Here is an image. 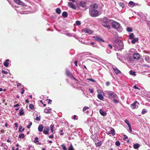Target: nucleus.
Masks as SVG:
<instances>
[{
	"mask_svg": "<svg viewBox=\"0 0 150 150\" xmlns=\"http://www.w3.org/2000/svg\"><path fill=\"white\" fill-rule=\"evenodd\" d=\"M48 103L49 104H51V102H52V100L50 99H48Z\"/></svg>",
	"mask_w": 150,
	"mask_h": 150,
	"instance_id": "e2e57ef3",
	"label": "nucleus"
},
{
	"mask_svg": "<svg viewBox=\"0 0 150 150\" xmlns=\"http://www.w3.org/2000/svg\"><path fill=\"white\" fill-rule=\"evenodd\" d=\"M21 90H22V91L21 92V94H23L24 93V92L25 91L24 88H22Z\"/></svg>",
	"mask_w": 150,
	"mask_h": 150,
	"instance_id": "bf43d9fd",
	"label": "nucleus"
},
{
	"mask_svg": "<svg viewBox=\"0 0 150 150\" xmlns=\"http://www.w3.org/2000/svg\"><path fill=\"white\" fill-rule=\"evenodd\" d=\"M119 5L121 6V7H122V8L124 7V4L122 3H119Z\"/></svg>",
	"mask_w": 150,
	"mask_h": 150,
	"instance_id": "3c124183",
	"label": "nucleus"
},
{
	"mask_svg": "<svg viewBox=\"0 0 150 150\" xmlns=\"http://www.w3.org/2000/svg\"><path fill=\"white\" fill-rule=\"evenodd\" d=\"M138 38H134L133 39H132V40L131 41V42L132 44H134L136 42L138 41Z\"/></svg>",
	"mask_w": 150,
	"mask_h": 150,
	"instance_id": "aec40b11",
	"label": "nucleus"
},
{
	"mask_svg": "<svg viewBox=\"0 0 150 150\" xmlns=\"http://www.w3.org/2000/svg\"><path fill=\"white\" fill-rule=\"evenodd\" d=\"M123 136L125 137V139H127L128 138V137L125 135H123Z\"/></svg>",
	"mask_w": 150,
	"mask_h": 150,
	"instance_id": "774afa93",
	"label": "nucleus"
},
{
	"mask_svg": "<svg viewBox=\"0 0 150 150\" xmlns=\"http://www.w3.org/2000/svg\"><path fill=\"white\" fill-rule=\"evenodd\" d=\"M106 52L108 54H110L111 53V51L108 49H107L106 50Z\"/></svg>",
	"mask_w": 150,
	"mask_h": 150,
	"instance_id": "de8ad7c7",
	"label": "nucleus"
},
{
	"mask_svg": "<svg viewBox=\"0 0 150 150\" xmlns=\"http://www.w3.org/2000/svg\"><path fill=\"white\" fill-rule=\"evenodd\" d=\"M98 7V5L96 3H95L91 5L90 9L93 10H97Z\"/></svg>",
	"mask_w": 150,
	"mask_h": 150,
	"instance_id": "1a4fd4ad",
	"label": "nucleus"
},
{
	"mask_svg": "<svg viewBox=\"0 0 150 150\" xmlns=\"http://www.w3.org/2000/svg\"><path fill=\"white\" fill-rule=\"evenodd\" d=\"M39 142L38 138L37 137H35V140L34 141V142L36 143Z\"/></svg>",
	"mask_w": 150,
	"mask_h": 150,
	"instance_id": "4c0bfd02",
	"label": "nucleus"
},
{
	"mask_svg": "<svg viewBox=\"0 0 150 150\" xmlns=\"http://www.w3.org/2000/svg\"><path fill=\"white\" fill-rule=\"evenodd\" d=\"M62 15L63 17L65 18L67 17L68 14L67 12L64 11L62 13Z\"/></svg>",
	"mask_w": 150,
	"mask_h": 150,
	"instance_id": "393cba45",
	"label": "nucleus"
},
{
	"mask_svg": "<svg viewBox=\"0 0 150 150\" xmlns=\"http://www.w3.org/2000/svg\"><path fill=\"white\" fill-rule=\"evenodd\" d=\"M88 90L89 91H90V93H93L94 92L93 91V89H91V88H89L88 89Z\"/></svg>",
	"mask_w": 150,
	"mask_h": 150,
	"instance_id": "5fc2aeb1",
	"label": "nucleus"
},
{
	"mask_svg": "<svg viewBox=\"0 0 150 150\" xmlns=\"http://www.w3.org/2000/svg\"><path fill=\"white\" fill-rule=\"evenodd\" d=\"M113 102L115 103H117L119 102V98L117 96V98H113Z\"/></svg>",
	"mask_w": 150,
	"mask_h": 150,
	"instance_id": "a878e982",
	"label": "nucleus"
},
{
	"mask_svg": "<svg viewBox=\"0 0 150 150\" xmlns=\"http://www.w3.org/2000/svg\"><path fill=\"white\" fill-rule=\"evenodd\" d=\"M115 132L114 129L113 128H111V130L109 132V134H111L112 135L114 136L115 134Z\"/></svg>",
	"mask_w": 150,
	"mask_h": 150,
	"instance_id": "6ab92c4d",
	"label": "nucleus"
},
{
	"mask_svg": "<svg viewBox=\"0 0 150 150\" xmlns=\"http://www.w3.org/2000/svg\"><path fill=\"white\" fill-rule=\"evenodd\" d=\"M40 116H39V117H37L36 118V120L37 121H40Z\"/></svg>",
	"mask_w": 150,
	"mask_h": 150,
	"instance_id": "6e6d98bb",
	"label": "nucleus"
},
{
	"mask_svg": "<svg viewBox=\"0 0 150 150\" xmlns=\"http://www.w3.org/2000/svg\"><path fill=\"white\" fill-rule=\"evenodd\" d=\"M99 112L100 114L103 116H104L106 115V113L103 109H100L99 110Z\"/></svg>",
	"mask_w": 150,
	"mask_h": 150,
	"instance_id": "a211bd4d",
	"label": "nucleus"
},
{
	"mask_svg": "<svg viewBox=\"0 0 150 150\" xmlns=\"http://www.w3.org/2000/svg\"><path fill=\"white\" fill-rule=\"evenodd\" d=\"M49 137L50 139L53 138H54V135L53 134H52L49 136Z\"/></svg>",
	"mask_w": 150,
	"mask_h": 150,
	"instance_id": "69168bd1",
	"label": "nucleus"
},
{
	"mask_svg": "<svg viewBox=\"0 0 150 150\" xmlns=\"http://www.w3.org/2000/svg\"><path fill=\"white\" fill-rule=\"evenodd\" d=\"M139 105V103L137 101H136L131 104V106L132 109H137L138 108Z\"/></svg>",
	"mask_w": 150,
	"mask_h": 150,
	"instance_id": "423d86ee",
	"label": "nucleus"
},
{
	"mask_svg": "<svg viewBox=\"0 0 150 150\" xmlns=\"http://www.w3.org/2000/svg\"><path fill=\"white\" fill-rule=\"evenodd\" d=\"M147 112V110L145 109H143L142 112V114L144 115Z\"/></svg>",
	"mask_w": 150,
	"mask_h": 150,
	"instance_id": "2f4dec72",
	"label": "nucleus"
},
{
	"mask_svg": "<svg viewBox=\"0 0 150 150\" xmlns=\"http://www.w3.org/2000/svg\"><path fill=\"white\" fill-rule=\"evenodd\" d=\"M63 130H61L60 131V134L61 135H63V133L62 132Z\"/></svg>",
	"mask_w": 150,
	"mask_h": 150,
	"instance_id": "338daca9",
	"label": "nucleus"
},
{
	"mask_svg": "<svg viewBox=\"0 0 150 150\" xmlns=\"http://www.w3.org/2000/svg\"><path fill=\"white\" fill-rule=\"evenodd\" d=\"M76 24L77 25H81V23L80 21H77L76 22Z\"/></svg>",
	"mask_w": 150,
	"mask_h": 150,
	"instance_id": "c03bdc74",
	"label": "nucleus"
},
{
	"mask_svg": "<svg viewBox=\"0 0 150 150\" xmlns=\"http://www.w3.org/2000/svg\"><path fill=\"white\" fill-rule=\"evenodd\" d=\"M128 127H129V130L130 131V132H131L132 131V128H131V125H129V126H128Z\"/></svg>",
	"mask_w": 150,
	"mask_h": 150,
	"instance_id": "052dcab7",
	"label": "nucleus"
},
{
	"mask_svg": "<svg viewBox=\"0 0 150 150\" xmlns=\"http://www.w3.org/2000/svg\"><path fill=\"white\" fill-rule=\"evenodd\" d=\"M105 92L110 98H117V95L112 91H105Z\"/></svg>",
	"mask_w": 150,
	"mask_h": 150,
	"instance_id": "20e7f679",
	"label": "nucleus"
},
{
	"mask_svg": "<svg viewBox=\"0 0 150 150\" xmlns=\"http://www.w3.org/2000/svg\"><path fill=\"white\" fill-rule=\"evenodd\" d=\"M88 108V107H84V108L83 109V111L84 112Z\"/></svg>",
	"mask_w": 150,
	"mask_h": 150,
	"instance_id": "864d4df0",
	"label": "nucleus"
},
{
	"mask_svg": "<svg viewBox=\"0 0 150 150\" xmlns=\"http://www.w3.org/2000/svg\"><path fill=\"white\" fill-rule=\"evenodd\" d=\"M80 5L82 6V7H85L86 5V3L84 1H81L80 3Z\"/></svg>",
	"mask_w": 150,
	"mask_h": 150,
	"instance_id": "f3484780",
	"label": "nucleus"
},
{
	"mask_svg": "<svg viewBox=\"0 0 150 150\" xmlns=\"http://www.w3.org/2000/svg\"><path fill=\"white\" fill-rule=\"evenodd\" d=\"M66 74L67 76L70 77L71 79H73L77 81V80L72 76L71 73L67 69L66 70Z\"/></svg>",
	"mask_w": 150,
	"mask_h": 150,
	"instance_id": "0eeeda50",
	"label": "nucleus"
},
{
	"mask_svg": "<svg viewBox=\"0 0 150 150\" xmlns=\"http://www.w3.org/2000/svg\"><path fill=\"white\" fill-rule=\"evenodd\" d=\"M109 20L106 17L104 18L102 20V24L109 23Z\"/></svg>",
	"mask_w": 150,
	"mask_h": 150,
	"instance_id": "2eb2a0df",
	"label": "nucleus"
},
{
	"mask_svg": "<svg viewBox=\"0 0 150 150\" xmlns=\"http://www.w3.org/2000/svg\"><path fill=\"white\" fill-rule=\"evenodd\" d=\"M2 73L3 74H7L8 73V72L4 70H2Z\"/></svg>",
	"mask_w": 150,
	"mask_h": 150,
	"instance_id": "09e8293b",
	"label": "nucleus"
},
{
	"mask_svg": "<svg viewBox=\"0 0 150 150\" xmlns=\"http://www.w3.org/2000/svg\"><path fill=\"white\" fill-rule=\"evenodd\" d=\"M134 34L133 33H131V34L129 35V38L131 39H132L134 38Z\"/></svg>",
	"mask_w": 150,
	"mask_h": 150,
	"instance_id": "f704fd0d",
	"label": "nucleus"
},
{
	"mask_svg": "<svg viewBox=\"0 0 150 150\" xmlns=\"http://www.w3.org/2000/svg\"><path fill=\"white\" fill-rule=\"evenodd\" d=\"M96 146H101L102 143L101 142H98L96 144Z\"/></svg>",
	"mask_w": 150,
	"mask_h": 150,
	"instance_id": "e433bc0d",
	"label": "nucleus"
},
{
	"mask_svg": "<svg viewBox=\"0 0 150 150\" xmlns=\"http://www.w3.org/2000/svg\"><path fill=\"white\" fill-rule=\"evenodd\" d=\"M110 83L109 82H107L106 83V85L107 86H108L110 85Z\"/></svg>",
	"mask_w": 150,
	"mask_h": 150,
	"instance_id": "0e129e2a",
	"label": "nucleus"
},
{
	"mask_svg": "<svg viewBox=\"0 0 150 150\" xmlns=\"http://www.w3.org/2000/svg\"><path fill=\"white\" fill-rule=\"evenodd\" d=\"M11 61L8 59L6 60L5 62L4 63V65L6 67H7L11 66Z\"/></svg>",
	"mask_w": 150,
	"mask_h": 150,
	"instance_id": "9d476101",
	"label": "nucleus"
},
{
	"mask_svg": "<svg viewBox=\"0 0 150 150\" xmlns=\"http://www.w3.org/2000/svg\"><path fill=\"white\" fill-rule=\"evenodd\" d=\"M112 27L118 32H121L122 31L123 29L119 23L114 21L112 23Z\"/></svg>",
	"mask_w": 150,
	"mask_h": 150,
	"instance_id": "7ed1b4c3",
	"label": "nucleus"
},
{
	"mask_svg": "<svg viewBox=\"0 0 150 150\" xmlns=\"http://www.w3.org/2000/svg\"><path fill=\"white\" fill-rule=\"evenodd\" d=\"M97 136V134H94V135H92L91 136V137L93 139L95 140L96 139V136Z\"/></svg>",
	"mask_w": 150,
	"mask_h": 150,
	"instance_id": "58836bf2",
	"label": "nucleus"
},
{
	"mask_svg": "<svg viewBox=\"0 0 150 150\" xmlns=\"http://www.w3.org/2000/svg\"><path fill=\"white\" fill-rule=\"evenodd\" d=\"M108 47H109L110 49H112V47L111 44H108Z\"/></svg>",
	"mask_w": 150,
	"mask_h": 150,
	"instance_id": "13d9d810",
	"label": "nucleus"
},
{
	"mask_svg": "<svg viewBox=\"0 0 150 150\" xmlns=\"http://www.w3.org/2000/svg\"><path fill=\"white\" fill-rule=\"evenodd\" d=\"M25 137V136L24 134H21L19 135L18 137L20 138H23Z\"/></svg>",
	"mask_w": 150,
	"mask_h": 150,
	"instance_id": "c9c22d12",
	"label": "nucleus"
},
{
	"mask_svg": "<svg viewBox=\"0 0 150 150\" xmlns=\"http://www.w3.org/2000/svg\"><path fill=\"white\" fill-rule=\"evenodd\" d=\"M29 107L30 109H32L34 108V106L33 104H30L29 105Z\"/></svg>",
	"mask_w": 150,
	"mask_h": 150,
	"instance_id": "a18cd8bd",
	"label": "nucleus"
},
{
	"mask_svg": "<svg viewBox=\"0 0 150 150\" xmlns=\"http://www.w3.org/2000/svg\"><path fill=\"white\" fill-rule=\"evenodd\" d=\"M43 129V127L42 125H39L38 127V131L40 132H41L42 131Z\"/></svg>",
	"mask_w": 150,
	"mask_h": 150,
	"instance_id": "cd10ccee",
	"label": "nucleus"
},
{
	"mask_svg": "<svg viewBox=\"0 0 150 150\" xmlns=\"http://www.w3.org/2000/svg\"><path fill=\"white\" fill-rule=\"evenodd\" d=\"M68 6L71 8L76 9V6L74 5L72 2H69L68 3Z\"/></svg>",
	"mask_w": 150,
	"mask_h": 150,
	"instance_id": "ddd939ff",
	"label": "nucleus"
},
{
	"mask_svg": "<svg viewBox=\"0 0 150 150\" xmlns=\"http://www.w3.org/2000/svg\"><path fill=\"white\" fill-rule=\"evenodd\" d=\"M93 38L95 40L100 42H104V40H103L102 38L97 36H94Z\"/></svg>",
	"mask_w": 150,
	"mask_h": 150,
	"instance_id": "6e6552de",
	"label": "nucleus"
},
{
	"mask_svg": "<svg viewBox=\"0 0 150 150\" xmlns=\"http://www.w3.org/2000/svg\"><path fill=\"white\" fill-rule=\"evenodd\" d=\"M103 25L105 27L107 28L108 29H110L111 27L110 25H109V24L108 23H105L103 24Z\"/></svg>",
	"mask_w": 150,
	"mask_h": 150,
	"instance_id": "b1692460",
	"label": "nucleus"
},
{
	"mask_svg": "<svg viewBox=\"0 0 150 150\" xmlns=\"http://www.w3.org/2000/svg\"><path fill=\"white\" fill-rule=\"evenodd\" d=\"M89 14L93 17H96L99 15V12L97 10H93L89 9Z\"/></svg>",
	"mask_w": 150,
	"mask_h": 150,
	"instance_id": "39448f33",
	"label": "nucleus"
},
{
	"mask_svg": "<svg viewBox=\"0 0 150 150\" xmlns=\"http://www.w3.org/2000/svg\"><path fill=\"white\" fill-rule=\"evenodd\" d=\"M78 118L77 116L76 115H74L73 116V119L74 120H77Z\"/></svg>",
	"mask_w": 150,
	"mask_h": 150,
	"instance_id": "603ef678",
	"label": "nucleus"
},
{
	"mask_svg": "<svg viewBox=\"0 0 150 150\" xmlns=\"http://www.w3.org/2000/svg\"><path fill=\"white\" fill-rule=\"evenodd\" d=\"M66 35H67V36H73V35L71 33H66Z\"/></svg>",
	"mask_w": 150,
	"mask_h": 150,
	"instance_id": "680f3d73",
	"label": "nucleus"
},
{
	"mask_svg": "<svg viewBox=\"0 0 150 150\" xmlns=\"http://www.w3.org/2000/svg\"><path fill=\"white\" fill-rule=\"evenodd\" d=\"M150 58L148 56H146L145 57V59L146 61L148 63H150V61L149 60Z\"/></svg>",
	"mask_w": 150,
	"mask_h": 150,
	"instance_id": "7c9ffc66",
	"label": "nucleus"
},
{
	"mask_svg": "<svg viewBox=\"0 0 150 150\" xmlns=\"http://www.w3.org/2000/svg\"><path fill=\"white\" fill-rule=\"evenodd\" d=\"M49 109H47V108H46L44 110V112L45 113H50V111L52 110V109L51 108H48Z\"/></svg>",
	"mask_w": 150,
	"mask_h": 150,
	"instance_id": "412c9836",
	"label": "nucleus"
},
{
	"mask_svg": "<svg viewBox=\"0 0 150 150\" xmlns=\"http://www.w3.org/2000/svg\"><path fill=\"white\" fill-rule=\"evenodd\" d=\"M140 146V145L139 144L136 143L133 146V148L135 149H138Z\"/></svg>",
	"mask_w": 150,
	"mask_h": 150,
	"instance_id": "bb28decb",
	"label": "nucleus"
},
{
	"mask_svg": "<svg viewBox=\"0 0 150 150\" xmlns=\"http://www.w3.org/2000/svg\"><path fill=\"white\" fill-rule=\"evenodd\" d=\"M125 122L126 124H127V125H128V126H129V125H130V122H129V121L128 120H127V119L125 120Z\"/></svg>",
	"mask_w": 150,
	"mask_h": 150,
	"instance_id": "72a5a7b5",
	"label": "nucleus"
},
{
	"mask_svg": "<svg viewBox=\"0 0 150 150\" xmlns=\"http://www.w3.org/2000/svg\"><path fill=\"white\" fill-rule=\"evenodd\" d=\"M114 45L116 49L118 50H122L124 47L122 42L118 39H116L115 40Z\"/></svg>",
	"mask_w": 150,
	"mask_h": 150,
	"instance_id": "f03ea898",
	"label": "nucleus"
},
{
	"mask_svg": "<svg viewBox=\"0 0 150 150\" xmlns=\"http://www.w3.org/2000/svg\"><path fill=\"white\" fill-rule=\"evenodd\" d=\"M54 125H52L50 126V130L52 132H53L54 131Z\"/></svg>",
	"mask_w": 150,
	"mask_h": 150,
	"instance_id": "473e14b6",
	"label": "nucleus"
},
{
	"mask_svg": "<svg viewBox=\"0 0 150 150\" xmlns=\"http://www.w3.org/2000/svg\"><path fill=\"white\" fill-rule=\"evenodd\" d=\"M112 68L116 74H118L121 73V71L116 67H112Z\"/></svg>",
	"mask_w": 150,
	"mask_h": 150,
	"instance_id": "dca6fc26",
	"label": "nucleus"
},
{
	"mask_svg": "<svg viewBox=\"0 0 150 150\" xmlns=\"http://www.w3.org/2000/svg\"><path fill=\"white\" fill-rule=\"evenodd\" d=\"M49 128L48 127L46 126L45 127L44 129L43 133L45 134H49L48 132L49 131Z\"/></svg>",
	"mask_w": 150,
	"mask_h": 150,
	"instance_id": "f8f14e48",
	"label": "nucleus"
},
{
	"mask_svg": "<svg viewBox=\"0 0 150 150\" xmlns=\"http://www.w3.org/2000/svg\"><path fill=\"white\" fill-rule=\"evenodd\" d=\"M73 147L72 145H71L68 149V150H73Z\"/></svg>",
	"mask_w": 150,
	"mask_h": 150,
	"instance_id": "8fccbe9b",
	"label": "nucleus"
},
{
	"mask_svg": "<svg viewBox=\"0 0 150 150\" xmlns=\"http://www.w3.org/2000/svg\"><path fill=\"white\" fill-rule=\"evenodd\" d=\"M133 57L134 59L137 60H139L140 58V55L138 53L133 54Z\"/></svg>",
	"mask_w": 150,
	"mask_h": 150,
	"instance_id": "9b49d317",
	"label": "nucleus"
},
{
	"mask_svg": "<svg viewBox=\"0 0 150 150\" xmlns=\"http://www.w3.org/2000/svg\"><path fill=\"white\" fill-rule=\"evenodd\" d=\"M133 88L136 89L140 90V88H139L138 87H137L136 85H135L134 86Z\"/></svg>",
	"mask_w": 150,
	"mask_h": 150,
	"instance_id": "4d7b16f0",
	"label": "nucleus"
},
{
	"mask_svg": "<svg viewBox=\"0 0 150 150\" xmlns=\"http://www.w3.org/2000/svg\"><path fill=\"white\" fill-rule=\"evenodd\" d=\"M120 143L118 141H117L115 142V144L117 146H119L120 145Z\"/></svg>",
	"mask_w": 150,
	"mask_h": 150,
	"instance_id": "49530a36",
	"label": "nucleus"
},
{
	"mask_svg": "<svg viewBox=\"0 0 150 150\" xmlns=\"http://www.w3.org/2000/svg\"><path fill=\"white\" fill-rule=\"evenodd\" d=\"M12 2L13 3V4H14L15 6H16V5H15V4L20 5L22 6H25L26 8L23 10V11L22 13H21V14H27L28 13V12H29L30 13L34 12V11H31L30 10L31 8H28V6H26L25 4L22 2L21 1H12Z\"/></svg>",
	"mask_w": 150,
	"mask_h": 150,
	"instance_id": "f257e3e1",
	"label": "nucleus"
},
{
	"mask_svg": "<svg viewBox=\"0 0 150 150\" xmlns=\"http://www.w3.org/2000/svg\"><path fill=\"white\" fill-rule=\"evenodd\" d=\"M129 74L131 75H133L134 76H135V72L134 71L130 70L129 72Z\"/></svg>",
	"mask_w": 150,
	"mask_h": 150,
	"instance_id": "c756f323",
	"label": "nucleus"
},
{
	"mask_svg": "<svg viewBox=\"0 0 150 150\" xmlns=\"http://www.w3.org/2000/svg\"><path fill=\"white\" fill-rule=\"evenodd\" d=\"M62 147L63 149V150H67V149L66 146L64 145V144H63L61 146Z\"/></svg>",
	"mask_w": 150,
	"mask_h": 150,
	"instance_id": "37998d69",
	"label": "nucleus"
},
{
	"mask_svg": "<svg viewBox=\"0 0 150 150\" xmlns=\"http://www.w3.org/2000/svg\"><path fill=\"white\" fill-rule=\"evenodd\" d=\"M22 126H20L19 128V130L20 132H22L24 131V130L25 129L24 128H23L22 130H21V129H22Z\"/></svg>",
	"mask_w": 150,
	"mask_h": 150,
	"instance_id": "a19ab883",
	"label": "nucleus"
},
{
	"mask_svg": "<svg viewBox=\"0 0 150 150\" xmlns=\"http://www.w3.org/2000/svg\"><path fill=\"white\" fill-rule=\"evenodd\" d=\"M83 31L84 33H88L90 34H91L93 33L92 31L91 30L87 28L84 29L83 30Z\"/></svg>",
	"mask_w": 150,
	"mask_h": 150,
	"instance_id": "4468645a",
	"label": "nucleus"
},
{
	"mask_svg": "<svg viewBox=\"0 0 150 150\" xmlns=\"http://www.w3.org/2000/svg\"><path fill=\"white\" fill-rule=\"evenodd\" d=\"M98 98L100 100H103L104 98L102 95L100 94H98L97 95Z\"/></svg>",
	"mask_w": 150,
	"mask_h": 150,
	"instance_id": "5701e85b",
	"label": "nucleus"
},
{
	"mask_svg": "<svg viewBox=\"0 0 150 150\" xmlns=\"http://www.w3.org/2000/svg\"><path fill=\"white\" fill-rule=\"evenodd\" d=\"M24 114V112L23 110H21L19 112V116H21L23 115Z\"/></svg>",
	"mask_w": 150,
	"mask_h": 150,
	"instance_id": "ea45409f",
	"label": "nucleus"
},
{
	"mask_svg": "<svg viewBox=\"0 0 150 150\" xmlns=\"http://www.w3.org/2000/svg\"><path fill=\"white\" fill-rule=\"evenodd\" d=\"M137 4H135L132 1H130L129 3V6L131 7H133Z\"/></svg>",
	"mask_w": 150,
	"mask_h": 150,
	"instance_id": "4be33fe9",
	"label": "nucleus"
},
{
	"mask_svg": "<svg viewBox=\"0 0 150 150\" xmlns=\"http://www.w3.org/2000/svg\"><path fill=\"white\" fill-rule=\"evenodd\" d=\"M127 31L128 32H131L132 31V29L129 27H128L127 28Z\"/></svg>",
	"mask_w": 150,
	"mask_h": 150,
	"instance_id": "79ce46f5",
	"label": "nucleus"
},
{
	"mask_svg": "<svg viewBox=\"0 0 150 150\" xmlns=\"http://www.w3.org/2000/svg\"><path fill=\"white\" fill-rule=\"evenodd\" d=\"M56 12L58 14H59L61 13V10L60 8H58L56 9Z\"/></svg>",
	"mask_w": 150,
	"mask_h": 150,
	"instance_id": "c85d7f7f",
	"label": "nucleus"
}]
</instances>
